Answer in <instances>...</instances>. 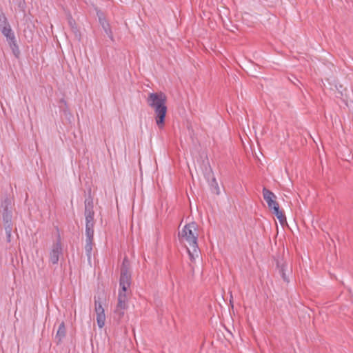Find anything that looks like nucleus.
<instances>
[{
    "instance_id": "nucleus-1",
    "label": "nucleus",
    "mask_w": 353,
    "mask_h": 353,
    "mask_svg": "<svg viewBox=\"0 0 353 353\" xmlns=\"http://www.w3.org/2000/svg\"><path fill=\"white\" fill-rule=\"evenodd\" d=\"M148 105L154 109L155 121L159 128L162 129L165 125V119L167 113V97L162 92H152L148 94L146 99Z\"/></svg>"
},
{
    "instance_id": "nucleus-2",
    "label": "nucleus",
    "mask_w": 353,
    "mask_h": 353,
    "mask_svg": "<svg viewBox=\"0 0 353 353\" xmlns=\"http://www.w3.org/2000/svg\"><path fill=\"white\" fill-rule=\"evenodd\" d=\"M197 230L198 225L195 222H191L186 224L179 233V236L185 239L189 245L187 250L191 260L194 259L195 256L198 257L199 254Z\"/></svg>"
},
{
    "instance_id": "nucleus-3",
    "label": "nucleus",
    "mask_w": 353,
    "mask_h": 353,
    "mask_svg": "<svg viewBox=\"0 0 353 353\" xmlns=\"http://www.w3.org/2000/svg\"><path fill=\"white\" fill-rule=\"evenodd\" d=\"M131 284L130 263L128 257H125L121 266L119 285L123 291H127Z\"/></svg>"
},
{
    "instance_id": "nucleus-4",
    "label": "nucleus",
    "mask_w": 353,
    "mask_h": 353,
    "mask_svg": "<svg viewBox=\"0 0 353 353\" xmlns=\"http://www.w3.org/2000/svg\"><path fill=\"white\" fill-rule=\"evenodd\" d=\"M63 255V248L61 244V240L60 234L57 236V239L55 243H53L52 249L50 252L49 261L53 265L58 263L59 258Z\"/></svg>"
},
{
    "instance_id": "nucleus-5",
    "label": "nucleus",
    "mask_w": 353,
    "mask_h": 353,
    "mask_svg": "<svg viewBox=\"0 0 353 353\" xmlns=\"http://www.w3.org/2000/svg\"><path fill=\"white\" fill-rule=\"evenodd\" d=\"M94 305L97 314V325L99 328H102L105 325V315L104 313V309L102 306L101 297L94 296Z\"/></svg>"
},
{
    "instance_id": "nucleus-6",
    "label": "nucleus",
    "mask_w": 353,
    "mask_h": 353,
    "mask_svg": "<svg viewBox=\"0 0 353 353\" xmlns=\"http://www.w3.org/2000/svg\"><path fill=\"white\" fill-rule=\"evenodd\" d=\"M263 195L264 200L266 201L268 206L271 211H273L276 208V207H279V204L275 200L276 196L272 191L269 190L266 188H263Z\"/></svg>"
},
{
    "instance_id": "nucleus-7",
    "label": "nucleus",
    "mask_w": 353,
    "mask_h": 353,
    "mask_svg": "<svg viewBox=\"0 0 353 353\" xmlns=\"http://www.w3.org/2000/svg\"><path fill=\"white\" fill-rule=\"evenodd\" d=\"M205 176L208 181L212 193L215 194L216 195L220 194L219 186L211 169L210 170L209 172L205 174Z\"/></svg>"
},
{
    "instance_id": "nucleus-8",
    "label": "nucleus",
    "mask_w": 353,
    "mask_h": 353,
    "mask_svg": "<svg viewBox=\"0 0 353 353\" xmlns=\"http://www.w3.org/2000/svg\"><path fill=\"white\" fill-rule=\"evenodd\" d=\"M97 16L99 18V22L100 25L102 26L104 32L106 33L108 37L111 40H113V34H112V32L111 30L110 26L109 23L106 21L103 12L98 11Z\"/></svg>"
},
{
    "instance_id": "nucleus-9",
    "label": "nucleus",
    "mask_w": 353,
    "mask_h": 353,
    "mask_svg": "<svg viewBox=\"0 0 353 353\" xmlns=\"http://www.w3.org/2000/svg\"><path fill=\"white\" fill-rule=\"evenodd\" d=\"M276 265L279 273L283 279V281L286 283H289L290 279L288 276L286 275V271H288V265L286 263L284 262L282 259H276Z\"/></svg>"
},
{
    "instance_id": "nucleus-10",
    "label": "nucleus",
    "mask_w": 353,
    "mask_h": 353,
    "mask_svg": "<svg viewBox=\"0 0 353 353\" xmlns=\"http://www.w3.org/2000/svg\"><path fill=\"white\" fill-rule=\"evenodd\" d=\"M1 214H12V204L11 199L6 197L1 203Z\"/></svg>"
},
{
    "instance_id": "nucleus-11",
    "label": "nucleus",
    "mask_w": 353,
    "mask_h": 353,
    "mask_svg": "<svg viewBox=\"0 0 353 353\" xmlns=\"http://www.w3.org/2000/svg\"><path fill=\"white\" fill-rule=\"evenodd\" d=\"M85 212L84 214L87 216H94V212L93 210V199L91 196H89L85 199Z\"/></svg>"
},
{
    "instance_id": "nucleus-12",
    "label": "nucleus",
    "mask_w": 353,
    "mask_h": 353,
    "mask_svg": "<svg viewBox=\"0 0 353 353\" xmlns=\"http://www.w3.org/2000/svg\"><path fill=\"white\" fill-rule=\"evenodd\" d=\"M65 334H66V328L65 326V323H64V321H62L59 325V327H58V330H57V334L55 336V339L57 340V343H60L62 341L63 339L65 336Z\"/></svg>"
},
{
    "instance_id": "nucleus-13",
    "label": "nucleus",
    "mask_w": 353,
    "mask_h": 353,
    "mask_svg": "<svg viewBox=\"0 0 353 353\" xmlns=\"http://www.w3.org/2000/svg\"><path fill=\"white\" fill-rule=\"evenodd\" d=\"M0 30L1 31L2 34L6 37L8 41L10 40H14L15 36L10 24L1 27Z\"/></svg>"
},
{
    "instance_id": "nucleus-14",
    "label": "nucleus",
    "mask_w": 353,
    "mask_h": 353,
    "mask_svg": "<svg viewBox=\"0 0 353 353\" xmlns=\"http://www.w3.org/2000/svg\"><path fill=\"white\" fill-rule=\"evenodd\" d=\"M68 24L72 31L74 34L75 37L78 38L79 40L81 37V32L77 26L75 20L70 15L68 17Z\"/></svg>"
},
{
    "instance_id": "nucleus-15",
    "label": "nucleus",
    "mask_w": 353,
    "mask_h": 353,
    "mask_svg": "<svg viewBox=\"0 0 353 353\" xmlns=\"http://www.w3.org/2000/svg\"><path fill=\"white\" fill-rule=\"evenodd\" d=\"M93 245H94V241H85V254L87 256L88 261L89 263V264H91V256H92Z\"/></svg>"
},
{
    "instance_id": "nucleus-16",
    "label": "nucleus",
    "mask_w": 353,
    "mask_h": 353,
    "mask_svg": "<svg viewBox=\"0 0 353 353\" xmlns=\"http://www.w3.org/2000/svg\"><path fill=\"white\" fill-rule=\"evenodd\" d=\"M272 212L277 217L281 225H283L285 223H286V217L283 211L280 210L279 207H276V208Z\"/></svg>"
},
{
    "instance_id": "nucleus-17",
    "label": "nucleus",
    "mask_w": 353,
    "mask_h": 353,
    "mask_svg": "<svg viewBox=\"0 0 353 353\" xmlns=\"http://www.w3.org/2000/svg\"><path fill=\"white\" fill-rule=\"evenodd\" d=\"M2 216V221L3 223L4 228L6 227H13L12 223V214H1Z\"/></svg>"
},
{
    "instance_id": "nucleus-18",
    "label": "nucleus",
    "mask_w": 353,
    "mask_h": 353,
    "mask_svg": "<svg viewBox=\"0 0 353 353\" xmlns=\"http://www.w3.org/2000/svg\"><path fill=\"white\" fill-rule=\"evenodd\" d=\"M8 42L9 43V46H10V48L12 50V52H13L14 55L16 57H18L19 54H20V50H19V46H18V45L17 43L15 37L14 38V40H10Z\"/></svg>"
},
{
    "instance_id": "nucleus-19",
    "label": "nucleus",
    "mask_w": 353,
    "mask_h": 353,
    "mask_svg": "<svg viewBox=\"0 0 353 353\" xmlns=\"http://www.w3.org/2000/svg\"><path fill=\"white\" fill-rule=\"evenodd\" d=\"M125 310H119L118 308H115L114 310V319L117 321H120L121 319L124 316V314H125Z\"/></svg>"
},
{
    "instance_id": "nucleus-20",
    "label": "nucleus",
    "mask_w": 353,
    "mask_h": 353,
    "mask_svg": "<svg viewBox=\"0 0 353 353\" xmlns=\"http://www.w3.org/2000/svg\"><path fill=\"white\" fill-rule=\"evenodd\" d=\"M86 241H94V229H85Z\"/></svg>"
},
{
    "instance_id": "nucleus-21",
    "label": "nucleus",
    "mask_w": 353,
    "mask_h": 353,
    "mask_svg": "<svg viewBox=\"0 0 353 353\" xmlns=\"http://www.w3.org/2000/svg\"><path fill=\"white\" fill-rule=\"evenodd\" d=\"M9 24L5 14L0 10V28Z\"/></svg>"
},
{
    "instance_id": "nucleus-22",
    "label": "nucleus",
    "mask_w": 353,
    "mask_h": 353,
    "mask_svg": "<svg viewBox=\"0 0 353 353\" xmlns=\"http://www.w3.org/2000/svg\"><path fill=\"white\" fill-rule=\"evenodd\" d=\"M128 307V301L118 299V303L116 308L119 310H126Z\"/></svg>"
},
{
    "instance_id": "nucleus-23",
    "label": "nucleus",
    "mask_w": 353,
    "mask_h": 353,
    "mask_svg": "<svg viewBox=\"0 0 353 353\" xmlns=\"http://www.w3.org/2000/svg\"><path fill=\"white\" fill-rule=\"evenodd\" d=\"M6 234V241L10 243L11 241V233L12 231V227H6L4 228Z\"/></svg>"
},
{
    "instance_id": "nucleus-24",
    "label": "nucleus",
    "mask_w": 353,
    "mask_h": 353,
    "mask_svg": "<svg viewBox=\"0 0 353 353\" xmlns=\"http://www.w3.org/2000/svg\"><path fill=\"white\" fill-rule=\"evenodd\" d=\"M118 299L128 301L126 291H123V289L121 288L119 292Z\"/></svg>"
},
{
    "instance_id": "nucleus-25",
    "label": "nucleus",
    "mask_w": 353,
    "mask_h": 353,
    "mask_svg": "<svg viewBox=\"0 0 353 353\" xmlns=\"http://www.w3.org/2000/svg\"><path fill=\"white\" fill-rule=\"evenodd\" d=\"M94 222H85V229H94Z\"/></svg>"
},
{
    "instance_id": "nucleus-26",
    "label": "nucleus",
    "mask_w": 353,
    "mask_h": 353,
    "mask_svg": "<svg viewBox=\"0 0 353 353\" xmlns=\"http://www.w3.org/2000/svg\"><path fill=\"white\" fill-rule=\"evenodd\" d=\"M85 222H94V216H87V215H85Z\"/></svg>"
}]
</instances>
